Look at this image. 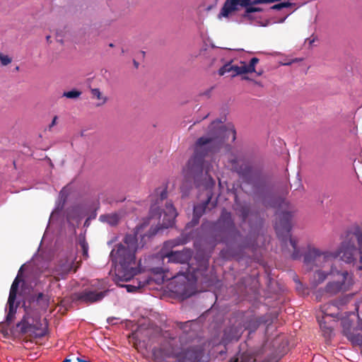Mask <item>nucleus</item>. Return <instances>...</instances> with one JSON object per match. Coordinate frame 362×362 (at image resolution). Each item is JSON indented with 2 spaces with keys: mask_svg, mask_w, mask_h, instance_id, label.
Instances as JSON below:
<instances>
[{
  "mask_svg": "<svg viewBox=\"0 0 362 362\" xmlns=\"http://www.w3.org/2000/svg\"><path fill=\"white\" fill-rule=\"evenodd\" d=\"M148 221H144L134 228V233L127 234L123 240V244L120 243L110 252V258L115 264L114 281L121 287H125L128 292H135L146 284V280L136 279L133 284L122 285L120 282L129 281L141 272L136 267L135 252L139 247L138 239H141V247L144 246L146 239L151 238L157 233V229L149 228Z\"/></svg>",
  "mask_w": 362,
  "mask_h": 362,
  "instance_id": "f257e3e1",
  "label": "nucleus"
},
{
  "mask_svg": "<svg viewBox=\"0 0 362 362\" xmlns=\"http://www.w3.org/2000/svg\"><path fill=\"white\" fill-rule=\"evenodd\" d=\"M230 137L232 141L236 139V132L233 125L226 126L221 121L211 122L207 135L199 138L195 143L194 155L184 169L185 177L187 179L196 180L205 170L211 185H214L215 181L209 174L210 168L209 164L205 163L204 158L219 151L224 141Z\"/></svg>",
  "mask_w": 362,
  "mask_h": 362,
  "instance_id": "f03ea898",
  "label": "nucleus"
},
{
  "mask_svg": "<svg viewBox=\"0 0 362 362\" xmlns=\"http://www.w3.org/2000/svg\"><path fill=\"white\" fill-rule=\"evenodd\" d=\"M214 226L220 232V238H216V241L223 243L227 246L226 249L221 251V255L226 259L233 257L234 254L230 251V248H240L242 245L241 234L235 226L230 212L223 209L219 218L214 223Z\"/></svg>",
  "mask_w": 362,
  "mask_h": 362,
  "instance_id": "7ed1b4c3",
  "label": "nucleus"
},
{
  "mask_svg": "<svg viewBox=\"0 0 362 362\" xmlns=\"http://www.w3.org/2000/svg\"><path fill=\"white\" fill-rule=\"evenodd\" d=\"M341 259L362 269V228L356 226L349 229L339 247Z\"/></svg>",
  "mask_w": 362,
  "mask_h": 362,
  "instance_id": "20e7f679",
  "label": "nucleus"
},
{
  "mask_svg": "<svg viewBox=\"0 0 362 362\" xmlns=\"http://www.w3.org/2000/svg\"><path fill=\"white\" fill-rule=\"evenodd\" d=\"M175 339L163 344L159 349L164 356L172 358V362H206L204 360V351L199 346L180 348Z\"/></svg>",
  "mask_w": 362,
  "mask_h": 362,
  "instance_id": "39448f33",
  "label": "nucleus"
},
{
  "mask_svg": "<svg viewBox=\"0 0 362 362\" xmlns=\"http://www.w3.org/2000/svg\"><path fill=\"white\" fill-rule=\"evenodd\" d=\"M168 197L167 187H160L155 189L151 195V205L150 208V214L152 218L156 217L160 218L162 213L163 218L162 220V226L169 228L174 223V220L177 216V212L171 202H166L165 209H161L162 203Z\"/></svg>",
  "mask_w": 362,
  "mask_h": 362,
  "instance_id": "423d86ee",
  "label": "nucleus"
},
{
  "mask_svg": "<svg viewBox=\"0 0 362 362\" xmlns=\"http://www.w3.org/2000/svg\"><path fill=\"white\" fill-rule=\"evenodd\" d=\"M293 214L290 211H281L278 214V221L275 223V230L281 242L283 250L287 248L288 245L291 247V257L293 259L300 257V252L297 247V241L291 235L292 228L291 219Z\"/></svg>",
  "mask_w": 362,
  "mask_h": 362,
  "instance_id": "0eeeda50",
  "label": "nucleus"
},
{
  "mask_svg": "<svg viewBox=\"0 0 362 362\" xmlns=\"http://www.w3.org/2000/svg\"><path fill=\"white\" fill-rule=\"evenodd\" d=\"M193 255V251L188 248H184L180 251L170 250V252L163 251L160 254L163 262L165 258H168V262L182 264L186 266L185 271H180L175 275L168 276L166 273L169 272V269L166 267H155L151 269V271L154 274H163V279L165 277L167 279H172L175 277L177 275H182L185 277L190 273V266L189 264V260L192 259Z\"/></svg>",
  "mask_w": 362,
  "mask_h": 362,
  "instance_id": "6e6552de",
  "label": "nucleus"
},
{
  "mask_svg": "<svg viewBox=\"0 0 362 362\" xmlns=\"http://www.w3.org/2000/svg\"><path fill=\"white\" fill-rule=\"evenodd\" d=\"M337 279L328 282L325 288V292L330 296L350 290L354 284L352 276L348 272H337Z\"/></svg>",
  "mask_w": 362,
  "mask_h": 362,
  "instance_id": "1a4fd4ad",
  "label": "nucleus"
},
{
  "mask_svg": "<svg viewBox=\"0 0 362 362\" xmlns=\"http://www.w3.org/2000/svg\"><path fill=\"white\" fill-rule=\"evenodd\" d=\"M331 258L329 252H321L317 248L310 247L304 255V263L311 269L313 266L324 267L325 264L329 263Z\"/></svg>",
  "mask_w": 362,
  "mask_h": 362,
  "instance_id": "9d476101",
  "label": "nucleus"
},
{
  "mask_svg": "<svg viewBox=\"0 0 362 362\" xmlns=\"http://www.w3.org/2000/svg\"><path fill=\"white\" fill-rule=\"evenodd\" d=\"M108 291H95L85 289L81 292L75 293L72 295L74 301H79L85 303H93L101 300L107 294Z\"/></svg>",
  "mask_w": 362,
  "mask_h": 362,
  "instance_id": "9b49d317",
  "label": "nucleus"
},
{
  "mask_svg": "<svg viewBox=\"0 0 362 362\" xmlns=\"http://www.w3.org/2000/svg\"><path fill=\"white\" fill-rule=\"evenodd\" d=\"M231 166V170L238 174V175L247 182H249L252 177V167L247 163L242 162L235 157L232 156L228 160Z\"/></svg>",
  "mask_w": 362,
  "mask_h": 362,
  "instance_id": "f8f14e48",
  "label": "nucleus"
},
{
  "mask_svg": "<svg viewBox=\"0 0 362 362\" xmlns=\"http://www.w3.org/2000/svg\"><path fill=\"white\" fill-rule=\"evenodd\" d=\"M259 62V59L253 57L250 59V63L247 64L240 62L239 65H235L234 72L231 74L232 77L238 75L252 73L255 71V65Z\"/></svg>",
  "mask_w": 362,
  "mask_h": 362,
  "instance_id": "ddd939ff",
  "label": "nucleus"
},
{
  "mask_svg": "<svg viewBox=\"0 0 362 362\" xmlns=\"http://www.w3.org/2000/svg\"><path fill=\"white\" fill-rule=\"evenodd\" d=\"M122 218L120 212H114L110 214H102L99 217V220L110 226H116L119 224Z\"/></svg>",
  "mask_w": 362,
  "mask_h": 362,
  "instance_id": "4468645a",
  "label": "nucleus"
},
{
  "mask_svg": "<svg viewBox=\"0 0 362 362\" xmlns=\"http://www.w3.org/2000/svg\"><path fill=\"white\" fill-rule=\"evenodd\" d=\"M338 304L337 301L325 304L321 307L322 312L325 316L337 317L339 315Z\"/></svg>",
  "mask_w": 362,
  "mask_h": 362,
  "instance_id": "2eb2a0df",
  "label": "nucleus"
},
{
  "mask_svg": "<svg viewBox=\"0 0 362 362\" xmlns=\"http://www.w3.org/2000/svg\"><path fill=\"white\" fill-rule=\"evenodd\" d=\"M240 334L236 327H229L224 331L222 341L228 344L233 341H238Z\"/></svg>",
  "mask_w": 362,
  "mask_h": 362,
  "instance_id": "dca6fc26",
  "label": "nucleus"
},
{
  "mask_svg": "<svg viewBox=\"0 0 362 362\" xmlns=\"http://www.w3.org/2000/svg\"><path fill=\"white\" fill-rule=\"evenodd\" d=\"M210 199L211 197H209L205 202L194 206L192 221L194 224L198 223L200 217L204 214Z\"/></svg>",
  "mask_w": 362,
  "mask_h": 362,
  "instance_id": "f3484780",
  "label": "nucleus"
},
{
  "mask_svg": "<svg viewBox=\"0 0 362 362\" xmlns=\"http://www.w3.org/2000/svg\"><path fill=\"white\" fill-rule=\"evenodd\" d=\"M334 270L332 269L329 272H325L322 270H317L313 276L311 280V284L313 287L317 286L319 284H322L328 276V275L334 274Z\"/></svg>",
  "mask_w": 362,
  "mask_h": 362,
  "instance_id": "a211bd4d",
  "label": "nucleus"
},
{
  "mask_svg": "<svg viewBox=\"0 0 362 362\" xmlns=\"http://www.w3.org/2000/svg\"><path fill=\"white\" fill-rule=\"evenodd\" d=\"M81 211L78 206H73L66 210V220L69 223L73 221H78L81 219Z\"/></svg>",
  "mask_w": 362,
  "mask_h": 362,
  "instance_id": "6ab92c4d",
  "label": "nucleus"
},
{
  "mask_svg": "<svg viewBox=\"0 0 362 362\" xmlns=\"http://www.w3.org/2000/svg\"><path fill=\"white\" fill-rule=\"evenodd\" d=\"M21 270L22 267L18 271L17 276L15 278L14 281L11 284L9 296L8 299V300L9 301H16L19 284L23 281L20 277V273L21 272Z\"/></svg>",
  "mask_w": 362,
  "mask_h": 362,
  "instance_id": "aec40b11",
  "label": "nucleus"
},
{
  "mask_svg": "<svg viewBox=\"0 0 362 362\" xmlns=\"http://www.w3.org/2000/svg\"><path fill=\"white\" fill-rule=\"evenodd\" d=\"M187 243V240L182 238L170 240L164 243L163 247L161 250L160 254L163 251L170 252L172 249L176 246L184 245Z\"/></svg>",
  "mask_w": 362,
  "mask_h": 362,
  "instance_id": "412c9836",
  "label": "nucleus"
},
{
  "mask_svg": "<svg viewBox=\"0 0 362 362\" xmlns=\"http://www.w3.org/2000/svg\"><path fill=\"white\" fill-rule=\"evenodd\" d=\"M344 334L350 340L353 344L357 345H362V334L357 332L354 333L349 328L344 329Z\"/></svg>",
  "mask_w": 362,
  "mask_h": 362,
  "instance_id": "4be33fe9",
  "label": "nucleus"
},
{
  "mask_svg": "<svg viewBox=\"0 0 362 362\" xmlns=\"http://www.w3.org/2000/svg\"><path fill=\"white\" fill-rule=\"evenodd\" d=\"M78 245L82 251V256L84 259H87L88 255V244L84 235H80L78 238Z\"/></svg>",
  "mask_w": 362,
  "mask_h": 362,
  "instance_id": "5701e85b",
  "label": "nucleus"
},
{
  "mask_svg": "<svg viewBox=\"0 0 362 362\" xmlns=\"http://www.w3.org/2000/svg\"><path fill=\"white\" fill-rule=\"evenodd\" d=\"M90 93L93 98H95L97 100H100V103L97 104V106L103 105L107 102V97L102 94L99 88H91Z\"/></svg>",
  "mask_w": 362,
  "mask_h": 362,
  "instance_id": "b1692460",
  "label": "nucleus"
},
{
  "mask_svg": "<svg viewBox=\"0 0 362 362\" xmlns=\"http://www.w3.org/2000/svg\"><path fill=\"white\" fill-rule=\"evenodd\" d=\"M320 327L325 338L330 339L333 334V329L331 326L327 325L326 322H320Z\"/></svg>",
  "mask_w": 362,
  "mask_h": 362,
  "instance_id": "393cba45",
  "label": "nucleus"
},
{
  "mask_svg": "<svg viewBox=\"0 0 362 362\" xmlns=\"http://www.w3.org/2000/svg\"><path fill=\"white\" fill-rule=\"evenodd\" d=\"M16 326L20 328L21 334H26L28 331L31 330V327H35V325L30 324L25 320V317L19 322Z\"/></svg>",
  "mask_w": 362,
  "mask_h": 362,
  "instance_id": "a878e982",
  "label": "nucleus"
},
{
  "mask_svg": "<svg viewBox=\"0 0 362 362\" xmlns=\"http://www.w3.org/2000/svg\"><path fill=\"white\" fill-rule=\"evenodd\" d=\"M14 303H15L14 301L8 300V302H7V304L8 305V314L6 315V318L7 322L11 321L16 313V308L18 307V304H16L15 305Z\"/></svg>",
  "mask_w": 362,
  "mask_h": 362,
  "instance_id": "bb28decb",
  "label": "nucleus"
},
{
  "mask_svg": "<svg viewBox=\"0 0 362 362\" xmlns=\"http://www.w3.org/2000/svg\"><path fill=\"white\" fill-rule=\"evenodd\" d=\"M235 64H233L231 62L227 63L221 67L218 70V74L220 76H223L226 73H231V74L234 72Z\"/></svg>",
  "mask_w": 362,
  "mask_h": 362,
  "instance_id": "cd10ccee",
  "label": "nucleus"
},
{
  "mask_svg": "<svg viewBox=\"0 0 362 362\" xmlns=\"http://www.w3.org/2000/svg\"><path fill=\"white\" fill-rule=\"evenodd\" d=\"M81 95V92L76 90H72L71 91L64 92L63 96L67 98H76Z\"/></svg>",
  "mask_w": 362,
  "mask_h": 362,
  "instance_id": "c85d7f7f",
  "label": "nucleus"
},
{
  "mask_svg": "<svg viewBox=\"0 0 362 362\" xmlns=\"http://www.w3.org/2000/svg\"><path fill=\"white\" fill-rule=\"evenodd\" d=\"M292 6H293V4H291L290 2H281L279 4H274V6H272L271 7V8L273 10H281L284 8H288V7H291Z\"/></svg>",
  "mask_w": 362,
  "mask_h": 362,
  "instance_id": "c756f323",
  "label": "nucleus"
},
{
  "mask_svg": "<svg viewBox=\"0 0 362 362\" xmlns=\"http://www.w3.org/2000/svg\"><path fill=\"white\" fill-rule=\"evenodd\" d=\"M240 216L243 221H245L250 213V208L248 206H243L240 210Z\"/></svg>",
  "mask_w": 362,
  "mask_h": 362,
  "instance_id": "7c9ffc66",
  "label": "nucleus"
},
{
  "mask_svg": "<svg viewBox=\"0 0 362 362\" xmlns=\"http://www.w3.org/2000/svg\"><path fill=\"white\" fill-rule=\"evenodd\" d=\"M0 61L2 66H6L11 62L12 59L8 55L0 53Z\"/></svg>",
  "mask_w": 362,
  "mask_h": 362,
  "instance_id": "2f4dec72",
  "label": "nucleus"
},
{
  "mask_svg": "<svg viewBox=\"0 0 362 362\" xmlns=\"http://www.w3.org/2000/svg\"><path fill=\"white\" fill-rule=\"evenodd\" d=\"M35 327H31V330L35 332V337L42 338L46 335V331L45 329H41L40 332H36L40 329L38 328L37 325H35Z\"/></svg>",
  "mask_w": 362,
  "mask_h": 362,
  "instance_id": "473e14b6",
  "label": "nucleus"
},
{
  "mask_svg": "<svg viewBox=\"0 0 362 362\" xmlns=\"http://www.w3.org/2000/svg\"><path fill=\"white\" fill-rule=\"evenodd\" d=\"M57 119H58L57 116H54V117H53V119H52V121L51 124H50L49 125V127H48V129H49V131L51 130V129L52 128V127H54V126L57 124Z\"/></svg>",
  "mask_w": 362,
  "mask_h": 362,
  "instance_id": "72a5a7b5",
  "label": "nucleus"
},
{
  "mask_svg": "<svg viewBox=\"0 0 362 362\" xmlns=\"http://www.w3.org/2000/svg\"><path fill=\"white\" fill-rule=\"evenodd\" d=\"M0 333L3 334V336L5 337V338H8V331L7 329H0Z\"/></svg>",
  "mask_w": 362,
  "mask_h": 362,
  "instance_id": "f704fd0d",
  "label": "nucleus"
},
{
  "mask_svg": "<svg viewBox=\"0 0 362 362\" xmlns=\"http://www.w3.org/2000/svg\"><path fill=\"white\" fill-rule=\"evenodd\" d=\"M44 297V294L42 293H39L37 296V301H40Z\"/></svg>",
  "mask_w": 362,
  "mask_h": 362,
  "instance_id": "c9c22d12",
  "label": "nucleus"
},
{
  "mask_svg": "<svg viewBox=\"0 0 362 362\" xmlns=\"http://www.w3.org/2000/svg\"><path fill=\"white\" fill-rule=\"evenodd\" d=\"M238 361L239 359L238 356H233L230 359L229 362H238Z\"/></svg>",
  "mask_w": 362,
  "mask_h": 362,
  "instance_id": "e433bc0d",
  "label": "nucleus"
},
{
  "mask_svg": "<svg viewBox=\"0 0 362 362\" xmlns=\"http://www.w3.org/2000/svg\"><path fill=\"white\" fill-rule=\"evenodd\" d=\"M76 361L77 362H90V361H86L78 357L76 358Z\"/></svg>",
  "mask_w": 362,
  "mask_h": 362,
  "instance_id": "4c0bfd02",
  "label": "nucleus"
},
{
  "mask_svg": "<svg viewBox=\"0 0 362 362\" xmlns=\"http://www.w3.org/2000/svg\"><path fill=\"white\" fill-rule=\"evenodd\" d=\"M62 362H71V360L69 358H65Z\"/></svg>",
  "mask_w": 362,
  "mask_h": 362,
  "instance_id": "58836bf2",
  "label": "nucleus"
},
{
  "mask_svg": "<svg viewBox=\"0 0 362 362\" xmlns=\"http://www.w3.org/2000/svg\"><path fill=\"white\" fill-rule=\"evenodd\" d=\"M46 39H47V41L49 42V40H50V36H47Z\"/></svg>",
  "mask_w": 362,
  "mask_h": 362,
  "instance_id": "ea45409f",
  "label": "nucleus"
},
{
  "mask_svg": "<svg viewBox=\"0 0 362 362\" xmlns=\"http://www.w3.org/2000/svg\"><path fill=\"white\" fill-rule=\"evenodd\" d=\"M134 65L136 66V67H137L138 66V63L136 61H134Z\"/></svg>",
  "mask_w": 362,
  "mask_h": 362,
  "instance_id": "a19ab883",
  "label": "nucleus"
},
{
  "mask_svg": "<svg viewBox=\"0 0 362 362\" xmlns=\"http://www.w3.org/2000/svg\"><path fill=\"white\" fill-rule=\"evenodd\" d=\"M109 46H110V47H114V45H113L112 43H110V44L109 45Z\"/></svg>",
  "mask_w": 362,
  "mask_h": 362,
  "instance_id": "79ce46f5",
  "label": "nucleus"
},
{
  "mask_svg": "<svg viewBox=\"0 0 362 362\" xmlns=\"http://www.w3.org/2000/svg\"><path fill=\"white\" fill-rule=\"evenodd\" d=\"M285 18L281 19L279 22L283 23L284 21Z\"/></svg>",
  "mask_w": 362,
  "mask_h": 362,
  "instance_id": "37998d69",
  "label": "nucleus"
},
{
  "mask_svg": "<svg viewBox=\"0 0 362 362\" xmlns=\"http://www.w3.org/2000/svg\"><path fill=\"white\" fill-rule=\"evenodd\" d=\"M15 69H16V71H18V70H19V67H18V66H16Z\"/></svg>",
  "mask_w": 362,
  "mask_h": 362,
  "instance_id": "c03bdc74",
  "label": "nucleus"
}]
</instances>
